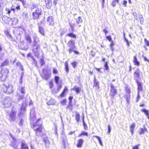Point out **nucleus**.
<instances>
[{
    "mask_svg": "<svg viewBox=\"0 0 149 149\" xmlns=\"http://www.w3.org/2000/svg\"><path fill=\"white\" fill-rule=\"evenodd\" d=\"M58 72L56 68H54L53 70V73L54 74H57Z\"/></svg>",
    "mask_w": 149,
    "mask_h": 149,
    "instance_id": "nucleus-61",
    "label": "nucleus"
},
{
    "mask_svg": "<svg viewBox=\"0 0 149 149\" xmlns=\"http://www.w3.org/2000/svg\"><path fill=\"white\" fill-rule=\"evenodd\" d=\"M134 18L138 21H140L141 24H142L143 22V17L141 15L137 14V15H136V17H135Z\"/></svg>",
    "mask_w": 149,
    "mask_h": 149,
    "instance_id": "nucleus-15",
    "label": "nucleus"
},
{
    "mask_svg": "<svg viewBox=\"0 0 149 149\" xmlns=\"http://www.w3.org/2000/svg\"><path fill=\"white\" fill-rule=\"evenodd\" d=\"M68 46L71 48H75V46L74 41L72 40L69 41L67 43Z\"/></svg>",
    "mask_w": 149,
    "mask_h": 149,
    "instance_id": "nucleus-18",
    "label": "nucleus"
},
{
    "mask_svg": "<svg viewBox=\"0 0 149 149\" xmlns=\"http://www.w3.org/2000/svg\"><path fill=\"white\" fill-rule=\"evenodd\" d=\"M25 93V86H19L17 92V96L18 100H21L23 98L24 95Z\"/></svg>",
    "mask_w": 149,
    "mask_h": 149,
    "instance_id": "nucleus-2",
    "label": "nucleus"
},
{
    "mask_svg": "<svg viewBox=\"0 0 149 149\" xmlns=\"http://www.w3.org/2000/svg\"><path fill=\"white\" fill-rule=\"evenodd\" d=\"M118 0H113L111 3L112 5L114 7L115 6L116 4V3H118Z\"/></svg>",
    "mask_w": 149,
    "mask_h": 149,
    "instance_id": "nucleus-43",
    "label": "nucleus"
},
{
    "mask_svg": "<svg viewBox=\"0 0 149 149\" xmlns=\"http://www.w3.org/2000/svg\"><path fill=\"white\" fill-rule=\"evenodd\" d=\"M11 99L10 97H7L3 101V105L5 107H9L11 105Z\"/></svg>",
    "mask_w": 149,
    "mask_h": 149,
    "instance_id": "nucleus-7",
    "label": "nucleus"
},
{
    "mask_svg": "<svg viewBox=\"0 0 149 149\" xmlns=\"http://www.w3.org/2000/svg\"><path fill=\"white\" fill-rule=\"evenodd\" d=\"M8 62L9 61L7 59H6L3 63L1 64L0 65V67H2L8 65Z\"/></svg>",
    "mask_w": 149,
    "mask_h": 149,
    "instance_id": "nucleus-37",
    "label": "nucleus"
},
{
    "mask_svg": "<svg viewBox=\"0 0 149 149\" xmlns=\"http://www.w3.org/2000/svg\"><path fill=\"white\" fill-rule=\"evenodd\" d=\"M65 69L66 72L68 73L69 72V69L68 61L65 62Z\"/></svg>",
    "mask_w": 149,
    "mask_h": 149,
    "instance_id": "nucleus-35",
    "label": "nucleus"
},
{
    "mask_svg": "<svg viewBox=\"0 0 149 149\" xmlns=\"http://www.w3.org/2000/svg\"><path fill=\"white\" fill-rule=\"evenodd\" d=\"M81 135H85L87 136L88 135V133L84 132H82L81 134L79 135V136H80Z\"/></svg>",
    "mask_w": 149,
    "mask_h": 149,
    "instance_id": "nucleus-49",
    "label": "nucleus"
},
{
    "mask_svg": "<svg viewBox=\"0 0 149 149\" xmlns=\"http://www.w3.org/2000/svg\"><path fill=\"white\" fill-rule=\"evenodd\" d=\"M137 94L138 95L137 97L136 102H138L139 101V100L140 99L141 97L139 93V92H138Z\"/></svg>",
    "mask_w": 149,
    "mask_h": 149,
    "instance_id": "nucleus-53",
    "label": "nucleus"
},
{
    "mask_svg": "<svg viewBox=\"0 0 149 149\" xmlns=\"http://www.w3.org/2000/svg\"><path fill=\"white\" fill-rule=\"evenodd\" d=\"M21 146V149H29L28 146L25 141L22 142Z\"/></svg>",
    "mask_w": 149,
    "mask_h": 149,
    "instance_id": "nucleus-23",
    "label": "nucleus"
},
{
    "mask_svg": "<svg viewBox=\"0 0 149 149\" xmlns=\"http://www.w3.org/2000/svg\"><path fill=\"white\" fill-rule=\"evenodd\" d=\"M135 126V124L134 123H133L130 126V130L132 135L133 133V131Z\"/></svg>",
    "mask_w": 149,
    "mask_h": 149,
    "instance_id": "nucleus-28",
    "label": "nucleus"
},
{
    "mask_svg": "<svg viewBox=\"0 0 149 149\" xmlns=\"http://www.w3.org/2000/svg\"><path fill=\"white\" fill-rule=\"evenodd\" d=\"M84 117H83V122L84 125V129L85 130H86L87 128V125L85 123L84 120Z\"/></svg>",
    "mask_w": 149,
    "mask_h": 149,
    "instance_id": "nucleus-47",
    "label": "nucleus"
},
{
    "mask_svg": "<svg viewBox=\"0 0 149 149\" xmlns=\"http://www.w3.org/2000/svg\"><path fill=\"white\" fill-rule=\"evenodd\" d=\"M26 106V103L25 102H23L21 107H20L21 111L18 114L19 116H20L21 115H22L23 112L25 110V108Z\"/></svg>",
    "mask_w": 149,
    "mask_h": 149,
    "instance_id": "nucleus-12",
    "label": "nucleus"
},
{
    "mask_svg": "<svg viewBox=\"0 0 149 149\" xmlns=\"http://www.w3.org/2000/svg\"><path fill=\"white\" fill-rule=\"evenodd\" d=\"M47 22L49 25L53 26L54 24V19L52 16H49L47 18Z\"/></svg>",
    "mask_w": 149,
    "mask_h": 149,
    "instance_id": "nucleus-14",
    "label": "nucleus"
},
{
    "mask_svg": "<svg viewBox=\"0 0 149 149\" xmlns=\"http://www.w3.org/2000/svg\"><path fill=\"white\" fill-rule=\"evenodd\" d=\"M80 115L79 113L77 112L76 113V116H75V118L77 122H79L80 120Z\"/></svg>",
    "mask_w": 149,
    "mask_h": 149,
    "instance_id": "nucleus-36",
    "label": "nucleus"
},
{
    "mask_svg": "<svg viewBox=\"0 0 149 149\" xmlns=\"http://www.w3.org/2000/svg\"><path fill=\"white\" fill-rule=\"evenodd\" d=\"M50 74V72L45 69H43L42 71L41 76L44 79H47L49 78Z\"/></svg>",
    "mask_w": 149,
    "mask_h": 149,
    "instance_id": "nucleus-6",
    "label": "nucleus"
},
{
    "mask_svg": "<svg viewBox=\"0 0 149 149\" xmlns=\"http://www.w3.org/2000/svg\"><path fill=\"white\" fill-rule=\"evenodd\" d=\"M93 137L96 138L98 140L100 144L102 146H103V143L101 140V138L100 137L94 135L93 136Z\"/></svg>",
    "mask_w": 149,
    "mask_h": 149,
    "instance_id": "nucleus-33",
    "label": "nucleus"
},
{
    "mask_svg": "<svg viewBox=\"0 0 149 149\" xmlns=\"http://www.w3.org/2000/svg\"><path fill=\"white\" fill-rule=\"evenodd\" d=\"M33 43H38L39 41L38 38L36 34H34L33 36Z\"/></svg>",
    "mask_w": 149,
    "mask_h": 149,
    "instance_id": "nucleus-27",
    "label": "nucleus"
},
{
    "mask_svg": "<svg viewBox=\"0 0 149 149\" xmlns=\"http://www.w3.org/2000/svg\"><path fill=\"white\" fill-rule=\"evenodd\" d=\"M4 0H0V12H1L3 9V6H4Z\"/></svg>",
    "mask_w": 149,
    "mask_h": 149,
    "instance_id": "nucleus-32",
    "label": "nucleus"
},
{
    "mask_svg": "<svg viewBox=\"0 0 149 149\" xmlns=\"http://www.w3.org/2000/svg\"><path fill=\"white\" fill-rule=\"evenodd\" d=\"M78 20H77V23L78 24H79L80 23H81L82 21V19L81 17H78Z\"/></svg>",
    "mask_w": 149,
    "mask_h": 149,
    "instance_id": "nucleus-48",
    "label": "nucleus"
},
{
    "mask_svg": "<svg viewBox=\"0 0 149 149\" xmlns=\"http://www.w3.org/2000/svg\"><path fill=\"white\" fill-rule=\"evenodd\" d=\"M13 141L12 143V146L15 149H17L18 145V141L14 137L12 138Z\"/></svg>",
    "mask_w": 149,
    "mask_h": 149,
    "instance_id": "nucleus-17",
    "label": "nucleus"
},
{
    "mask_svg": "<svg viewBox=\"0 0 149 149\" xmlns=\"http://www.w3.org/2000/svg\"><path fill=\"white\" fill-rule=\"evenodd\" d=\"M72 103L69 102L68 105L67 107V108L70 109L71 110L72 109Z\"/></svg>",
    "mask_w": 149,
    "mask_h": 149,
    "instance_id": "nucleus-54",
    "label": "nucleus"
},
{
    "mask_svg": "<svg viewBox=\"0 0 149 149\" xmlns=\"http://www.w3.org/2000/svg\"><path fill=\"white\" fill-rule=\"evenodd\" d=\"M9 72L8 70L6 68L2 69L0 74V79L2 81H5L7 77V75Z\"/></svg>",
    "mask_w": 149,
    "mask_h": 149,
    "instance_id": "nucleus-4",
    "label": "nucleus"
},
{
    "mask_svg": "<svg viewBox=\"0 0 149 149\" xmlns=\"http://www.w3.org/2000/svg\"><path fill=\"white\" fill-rule=\"evenodd\" d=\"M75 48H71L69 49V52L70 54H71L73 51V50Z\"/></svg>",
    "mask_w": 149,
    "mask_h": 149,
    "instance_id": "nucleus-62",
    "label": "nucleus"
},
{
    "mask_svg": "<svg viewBox=\"0 0 149 149\" xmlns=\"http://www.w3.org/2000/svg\"><path fill=\"white\" fill-rule=\"evenodd\" d=\"M16 111L12 110V111L9 114V120L10 122L14 121L16 117Z\"/></svg>",
    "mask_w": 149,
    "mask_h": 149,
    "instance_id": "nucleus-9",
    "label": "nucleus"
},
{
    "mask_svg": "<svg viewBox=\"0 0 149 149\" xmlns=\"http://www.w3.org/2000/svg\"><path fill=\"white\" fill-rule=\"evenodd\" d=\"M147 130L144 126L143 128H140L139 130V133L140 134H144L145 132H147Z\"/></svg>",
    "mask_w": 149,
    "mask_h": 149,
    "instance_id": "nucleus-21",
    "label": "nucleus"
},
{
    "mask_svg": "<svg viewBox=\"0 0 149 149\" xmlns=\"http://www.w3.org/2000/svg\"><path fill=\"white\" fill-rule=\"evenodd\" d=\"M144 41L145 44L147 46H149V42H148L146 38L144 39Z\"/></svg>",
    "mask_w": 149,
    "mask_h": 149,
    "instance_id": "nucleus-57",
    "label": "nucleus"
},
{
    "mask_svg": "<svg viewBox=\"0 0 149 149\" xmlns=\"http://www.w3.org/2000/svg\"><path fill=\"white\" fill-rule=\"evenodd\" d=\"M83 140L82 139H79L77 141V147L78 148H81L83 143Z\"/></svg>",
    "mask_w": 149,
    "mask_h": 149,
    "instance_id": "nucleus-22",
    "label": "nucleus"
},
{
    "mask_svg": "<svg viewBox=\"0 0 149 149\" xmlns=\"http://www.w3.org/2000/svg\"><path fill=\"white\" fill-rule=\"evenodd\" d=\"M6 13L8 14H10L11 12L12 11H13V12L14 13L15 12V7L12 6L11 8H6Z\"/></svg>",
    "mask_w": 149,
    "mask_h": 149,
    "instance_id": "nucleus-20",
    "label": "nucleus"
},
{
    "mask_svg": "<svg viewBox=\"0 0 149 149\" xmlns=\"http://www.w3.org/2000/svg\"><path fill=\"white\" fill-rule=\"evenodd\" d=\"M45 143L46 144V147L48 148L49 144V142L47 139V138H46V140H45Z\"/></svg>",
    "mask_w": 149,
    "mask_h": 149,
    "instance_id": "nucleus-44",
    "label": "nucleus"
},
{
    "mask_svg": "<svg viewBox=\"0 0 149 149\" xmlns=\"http://www.w3.org/2000/svg\"><path fill=\"white\" fill-rule=\"evenodd\" d=\"M106 38L107 39L109 40V41H112L111 36H106Z\"/></svg>",
    "mask_w": 149,
    "mask_h": 149,
    "instance_id": "nucleus-59",
    "label": "nucleus"
},
{
    "mask_svg": "<svg viewBox=\"0 0 149 149\" xmlns=\"http://www.w3.org/2000/svg\"><path fill=\"white\" fill-rule=\"evenodd\" d=\"M55 101L53 99H51L48 102L47 104L49 105L53 104L55 103Z\"/></svg>",
    "mask_w": 149,
    "mask_h": 149,
    "instance_id": "nucleus-38",
    "label": "nucleus"
},
{
    "mask_svg": "<svg viewBox=\"0 0 149 149\" xmlns=\"http://www.w3.org/2000/svg\"><path fill=\"white\" fill-rule=\"evenodd\" d=\"M72 89L75 91L77 93H79L81 89L79 87L76 86H74Z\"/></svg>",
    "mask_w": 149,
    "mask_h": 149,
    "instance_id": "nucleus-30",
    "label": "nucleus"
},
{
    "mask_svg": "<svg viewBox=\"0 0 149 149\" xmlns=\"http://www.w3.org/2000/svg\"><path fill=\"white\" fill-rule=\"evenodd\" d=\"M62 87V86L61 84H58V85L57 90L58 91H59L61 89Z\"/></svg>",
    "mask_w": 149,
    "mask_h": 149,
    "instance_id": "nucleus-60",
    "label": "nucleus"
},
{
    "mask_svg": "<svg viewBox=\"0 0 149 149\" xmlns=\"http://www.w3.org/2000/svg\"><path fill=\"white\" fill-rule=\"evenodd\" d=\"M66 100H63L61 102V104L63 106L66 105Z\"/></svg>",
    "mask_w": 149,
    "mask_h": 149,
    "instance_id": "nucleus-58",
    "label": "nucleus"
},
{
    "mask_svg": "<svg viewBox=\"0 0 149 149\" xmlns=\"http://www.w3.org/2000/svg\"><path fill=\"white\" fill-rule=\"evenodd\" d=\"M46 4V7L48 8H50L52 6V1L49 0H45Z\"/></svg>",
    "mask_w": 149,
    "mask_h": 149,
    "instance_id": "nucleus-24",
    "label": "nucleus"
},
{
    "mask_svg": "<svg viewBox=\"0 0 149 149\" xmlns=\"http://www.w3.org/2000/svg\"><path fill=\"white\" fill-rule=\"evenodd\" d=\"M17 66H19V68H20V69H21V70H22V71L24 69H23V67L22 66V65L21 63L20 62H17Z\"/></svg>",
    "mask_w": 149,
    "mask_h": 149,
    "instance_id": "nucleus-42",
    "label": "nucleus"
},
{
    "mask_svg": "<svg viewBox=\"0 0 149 149\" xmlns=\"http://www.w3.org/2000/svg\"><path fill=\"white\" fill-rule=\"evenodd\" d=\"M2 49V47L0 44V58L1 59L3 57L4 54H3L1 53V50Z\"/></svg>",
    "mask_w": 149,
    "mask_h": 149,
    "instance_id": "nucleus-41",
    "label": "nucleus"
},
{
    "mask_svg": "<svg viewBox=\"0 0 149 149\" xmlns=\"http://www.w3.org/2000/svg\"><path fill=\"white\" fill-rule=\"evenodd\" d=\"M2 20L5 23L8 24L12 20V19L6 16H4L2 17Z\"/></svg>",
    "mask_w": 149,
    "mask_h": 149,
    "instance_id": "nucleus-16",
    "label": "nucleus"
},
{
    "mask_svg": "<svg viewBox=\"0 0 149 149\" xmlns=\"http://www.w3.org/2000/svg\"><path fill=\"white\" fill-rule=\"evenodd\" d=\"M25 38L29 43H31L32 42L31 38V36L29 34H26L25 36Z\"/></svg>",
    "mask_w": 149,
    "mask_h": 149,
    "instance_id": "nucleus-26",
    "label": "nucleus"
},
{
    "mask_svg": "<svg viewBox=\"0 0 149 149\" xmlns=\"http://www.w3.org/2000/svg\"><path fill=\"white\" fill-rule=\"evenodd\" d=\"M141 72L139 69H137L134 72V77L137 79L140 76Z\"/></svg>",
    "mask_w": 149,
    "mask_h": 149,
    "instance_id": "nucleus-19",
    "label": "nucleus"
},
{
    "mask_svg": "<svg viewBox=\"0 0 149 149\" xmlns=\"http://www.w3.org/2000/svg\"><path fill=\"white\" fill-rule=\"evenodd\" d=\"M136 82L138 86V92L139 93L140 91H142L143 88L141 85V84L139 81L136 80Z\"/></svg>",
    "mask_w": 149,
    "mask_h": 149,
    "instance_id": "nucleus-25",
    "label": "nucleus"
},
{
    "mask_svg": "<svg viewBox=\"0 0 149 149\" xmlns=\"http://www.w3.org/2000/svg\"><path fill=\"white\" fill-rule=\"evenodd\" d=\"M32 15L34 19H38L40 18L41 15V10L40 8H35L33 9Z\"/></svg>",
    "mask_w": 149,
    "mask_h": 149,
    "instance_id": "nucleus-3",
    "label": "nucleus"
},
{
    "mask_svg": "<svg viewBox=\"0 0 149 149\" xmlns=\"http://www.w3.org/2000/svg\"><path fill=\"white\" fill-rule=\"evenodd\" d=\"M75 24H70V25L72 30L74 29V26Z\"/></svg>",
    "mask_w": 149,
    "mask_h": 149,
    "instance_id": "nucleus-63",
    "label": "nucleus"
},
{
    "mask_svg": "<svg viewBox=\"0 0 149 149\" xmlns=\"http://www.w3.org/2000/svg\"><path fill=\"white\" fill-rule=\"evenodd\" d=\"M67 90V88L66 87H65L63 90V91L62 93L61 94V97H62L63 96L64 94H65V91H66Z\"/></svg>",
    "mask_w": 149,
    "mask_h": 149,
    "instance_id": "nucleus-52",
    "label": "nucleus"
},
{
    "mask_svg": "<svg viewBox=\"0 0 149 149\" xmlns=\"http://www.w3.org/2000/svg\"><path fill=\"white\" fill-rule=\"evenodd\" d=\"M99 82H98L95 79V78L94 79V86H96L98 88V89H99V85H98Z\"/></svg>",
    "mask_w": 149,
    "mask_h": 149,
    "instance_id": "nucleus-39",
    "label": "nucleus"
},
{
    "mask_svg": "<svg viewBox=\"0 0 149 149\" xmlns=\"http://www.w3.org/2000/svg\"><path fill=\"white\" fill-rule=\"evenodd\" d=\"M56 84H58L60 79V78L59 77L57 76H55L54 78Z\"/></svg>",
    "mask_w": 149,
    "mask_h": 149,
    "instance_id": "nucleus-40",
    "label": "nucleus"
},
{
    "mask_svg": "<svg viewBox=\"0 0 149 149\" xmlns=\"http://www.w3.org/2000/svg\"><path fill=\"white\" fill-rule=\"evenodd\" d=\"M40 45L38 43H33V52L36 53H38V50H40Z\"/></svg>",
    "mask_w": 149,
    "mask_h": 149,
    "instance_id": "nucleus-11",
    "label": "nucleus"
},
{
    "mask_svg": "<svg viewBox=\"0 0 149 149\" xmlns=\"http://www.w3.org/2000/svg\"><path fill=\"white\" fill-rule=\"evenodd\" d=\"M111 43L110 45V48H111V50L113 51V46L114 45V43L113 40L111 41Z\"/></svg>",
    "mask_w": 149,
    "mask_h": 149,
    "instance_id": "nucleus-50",
    "label": "nucleus"
},
{
    "mask_svg": "<svg viewBox=\"0 0 149 149\" xmlns=\"http://www.w3.org/2000/svg\"><path fill=\"white\" fill-rule=\"evenodd\" d=\"M24 75V72H23L21 74V77L20 78V84H22V77Z\"/></svg>",
    "mask_w": 149,
    "mask_h": 149,
    "instance_id": "nucleus-51",
    "label": "nucleus"
},
{
    "mask_svg": "<svg viewBox=\"0 0 149 149\" xmlns=\"http://www.w3.org/2000/svg\"><path fill=\"white\" fill-rule=\"evenodd\" d=\"M133 62L136 65H138L139 64V62L138 61L136 56H134V57Z\"/></svg>",
    "mask_w": 149,
    "mask_h": 149,
    "instance_id": "nucleus-31",
    "label": "nucleus"
},
{
    "mask_svg": "<svg viewBox=\"0 0 149 149\" xmlns=\"http://www.w3.org/2000/svg\"><path fill=\"white\" fill-rule=\"evenodd\" d=\"M40 119H38L37 122L33 123V129L35 130L36 134L37 136L41 135L42 130V127L41 123H39Z\"/></svg>",
    "mask_w": 149,
    "mask_h": 149,
    "instance_id": "nucleus-1",
    "label": "nucleus"
},
{
    "mask_svg": "<svg viewBox=\"0 0 149 149\" xmlns=\"http://www.w3.org/2000/svg\"><path fill=\"white\" fill-rule=\"evenodd\" d=\"M139 145V144H138V145L134 146L133 148V149H139L138 146Z\"/></svg>",
    "mask_w": 149,
    "mask_h": 149,
    "instance_id": "nucleus-64",
    "label": "nucleus"
},
{
    "mask_svg": "<svg viewBox=\"0 0 149 149\" xmlns=\"http://www.w3.org/2000/svg\"><path fill=\"white\" fill-rule=\"evenodd\" d=\"M49 85L50 88H52L53 86V84L52 81H50L49 83Z\"/></svg>",
    "mask_w": 149,
    "mask_h": 149,
    "instance_id": "nucleus-55",
    "label": "nucleus"
},
{
    "mask_svg": "<svg viewBox=\"0 0 149 149\" xmlns=\"http://www.w3.org/2000/svg\"><path fill=\"white\" fill-rule=\"evenodd\" d=\"M67 36L69 37H72L74 38H76V36L72 33L68 34Z\"/></svg>",
    "mask_w": 149,
    "mask_h": 149,
    "instance_id": "nucleus-45",
    "label": "nucleus"
},
{
    "mask_svg": "<svg viewBox=\"0 0 149 149\" xmlns=\"http://www.w3.org/2000/svg\"><path fill=\"white\" fill-rule=\"evenodd\" d=\"M125 91L127 93L126 98L127 103L129 104L130 102V90L129 88L127 87L126 88Z\"/></svg>",
    "mask_w": 149,
    "mask_h": 149,
    "instance_id": "nucleus-13",
    "label": "nucleus"
},
{
    "mask_svg": "<svg viewBox=\"0 0 149 149\" xmlns=\"http://www.w3.org/2000/svg\"><path fill=\"white\" fill-rule=\"evenodd\" d=\"M45 63L44 59L42 58L40 59V64L41 66L43 65Z\"/></svg>",
    "mask_w": 149,
    "mask_h": 149,
    "instance_id": "nucleus-56",
    "label": "nucleus"
},
{
    "mask_svg": "<svg viewBox=\"0 0 149 149\" xmlns=\"http://www.w3.org/2000/svg\"><path fill=\"white\" fill-rule=\"evenodd\" d=\"M105 58H103L102 59V61H104V66L105 67V69L106 70H107L109 69V67L108 65L107 61H105Z\"/></svg>",
    "mask_w": 149,
    "mask_h": 149,
    "instance_id": "nucleus-29",
    "label": "nucleus"
},
{
    "mask_svg": "<svg viewBox=\"0 0 149 149\" xmlns=\"http://www.w3.org/2000/svg\"><path fill=\"white\" fill-rule=\"evenodd\" d=\"M35 112V109L34 108L32 109L30 113V120L31 122H32L33 123V121L36 120V114Z\"/></svg>",
    "mask_w": 149,
    "mask_h": 149,
    "instance_id": "nucleus-10",
    "label": "nucleus"
},
{
    "mask_svg": "<svg viewBox=\"0 0 149 149\" xmlns=\"http://www.w3.org/2000/svg\"><path fill=\"white\" fill-rule=\"evenodd\" d=\"M39 31L43 36L45 35L44 30L43 28L42 27H39Z\"/></svg>",
    "mask_w": 149,
    "mask_h": 149,
    "instance_id": "nucleus-34",
    "label": "nucleus"
},
{
    "mask_svg": "<svg viewBox=\"0 0 149 149\" xmlns=\"http://www.w3.org/2000/svg\"><path fill=\"white\" fill-rule=\"evenodd\" d=\"M13 86L11 85H8V86L4 85L3 86L4 92L8 94L13 93Z\"/></svg>",
    "mask_w": 149,
    "mask_h": 149,
    "instance_id": "nucleus-5",
    "label": "nucleus"
},
{
    "mask_svg": "<svg viewBox=\"0 0 149 149\" xmlns=\"http://www.w3.org/2000/svg\"><path fill=\"white\" fill-rule=\"evenodd\" d=\"M111 90L110 91V95L111 96L112 98H113L115 95L117 93L116 89L115 88V87H114L113 84H111Z\"/></svg>",
    "mask_w": 149,
    "mask_h": 149,
    "instance_id": "nucleus-8",
    "label": "nucleus"
},
{
    "mask_svg": "<svg viewBox=\"0 0 149 149\" xmlns=\"http://www.w3.org/2000/svg\"><path fill=\"white\" fill-rule=\"evenodd\" d=\"M141 111L144 112L145 114H146L147 116H149V112L148 110L144 109L142 110Z\"/></svg>",
    "mask_w": 149,
    "mask_h": 149,
    "instance_id": "nucleus-46",
    "label": "nucleus"
}]
</instances>
